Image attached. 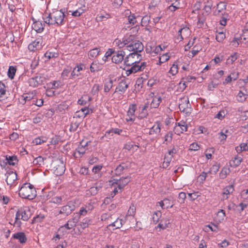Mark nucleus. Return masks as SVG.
Instances as JSON below:
<instances>
[{
	"instance_id": "nucleus-1",
	"label": "nucleus",
	"mask_w": 248,
	"mask_h": 248,
	"mask_svg": "<svg viewBox=\"0 0 248 248\" xmlns=\"http://www.w3.org/2000/svg\"><path fill=\"white\" fill-rule=\"evenodd\" d=\"M141 59V55L136 52L131 53L126 57L124 60V64L130 67L126 70L125 73L127 76L131 74L144 70L147 66V62L140 63Z\"/></svg>"
},
{
	"instance_id": "nucleus-2",
	"label": "nucleus",
	"mask_w": 248,
	"mask_h": 248,
	"mask_svg": "<svg viewBox=\"0 0 248 248\" xmlns=\"http://www.w3.org/2000/svg\"><path fill=\"white\" fill-rule=\"evenodd\" d=\"M65 15L62 11H56L49 15H43L44 21L48 24L60 26L63 24Z\"/></svg>"
},
{
	"instance_id": "nucleus-3",
	"label": "nucleus",
	"mask_w": 248,
	"mask_h": 248,
	"mask_svg": "<svg viewBox=\"0 0 248 248\" xmlns=\"http://www.w3.org/2000/svg\"><path fill=\"white\" fill-rule=\"evenodd\" d=\"M19 195L22 198L32 200L36 197V192L32 185L25 183L19 190Z\"/></svg>"
},
{
	"instance_id": "nucleus-4",
	"label": "nucleus",
	"mask_w": 248,
	"mask_h": 248,
	"mask_svg": "<svg viewBox=\"0 0 248 248\" xmlns=\"http://www.w3.org/2000/svg\"><path fill=\"white\" fill-rule=\"evenodd\" d=\"M30 217V211L28 209L27 210L22 209L18 210L16 213L15 220L13 224L15 226L20 227L21 224L20 219L27 221Z\"/></svg>"
},
{
	"instance_id": "nucleus-5",
	"label": "nucleus",
	"mask_w": 248,
	"mask_h": 248,
	"mask_svg": "<svg viewBox=\"0 0 248 248\" xmlns=\"http://www.w3.org/2000/svg\"><path fill=\"white\" fill-rule=\"evenodd\" d=\"M78 219L79 215L77 214L75 215V217L68 220L66 224L63 226H62L59 229V232L63 231L64 229H66L67 230L74 229L78 221Z\"/></svg>"
},
{
	"instance_id": "nucleus-6",
	"label": "nucleus",
	"mask_w": 248,
	"mask_h": 248,
	"mask_svg": "<svg viewBox=\"0 0 248 248\" xmlns=\"http://www.w3.org/2000/svg\"><path fill=\"white\" fill-rule=\"evenodd\" d=\"M52 165L55 173L57 175H61L65 171V165L63 161L61 159H57L54 161Z\"/></svg>"
},
{
	"instance_id": "nucleus-7",
	"label": "nucleus",
	"mask_w": 248,
	"mask_h": 248,
	"mask_svg": "<svg viewBox=\"0 0 248 248\" xmlns=\"http://www.w3.org/2000/svg\"><path fill=\"white\" fill-rule=\"evenodd\" d=\"M130 181V178L128 176L120 179L119 180H110L108 181L109 185L114 186L115 184L118 185L119 189H123Z\"/></svg>"
},
{
	"instance_id": "nucleus-8",
	"label": "nucleus",
	"mask_w": 248,
	"mask_h": 248,
	"mask_svg": "<svg viewBox=\"0 0 248 248\" xmlns=\"http://www.w3.org/2000/svg\"><path fill=\"white\" fill-rule=\"evenodd\" d=\"M131 44L130 46H128V51L139 53L143 50L144 46L142 43L137 40L136 38L135 40L132 41Z\"/></svg>"
},
{
	"instance_id": "nucleus-9",
	"label": "nucleus",
	"mask_w": 248,
	"mask_h": 248,
	"mask_svg": "<svg viewBox=\"0 0 248 248\" xmlns=\"http://www.w3.org/2000/svg\"><path fill=\"white\" fill-rule=\"evenodd\" d=\"M190 106L187 97H183L181 99V103L179 104V108L181 111L186 114L190 113L191 110Z\"/></svg>"
},
{
	"instance_id": "nucleus-10",
	"label": "nucleus",
	"mask_w": 248,
	"mask_h": 248,
	"mask_svg": "<svg viewBox=\"0 0 248 248\" xmlns=\"http://www.w3.org/2000/svg\"><path fill=\"white\" fill-rule=\"evenodd\" d=\"M187 125L186 122L181 121L179 123H176L175 126L174 128V131L177 135H180L185 131H186Z\"/></svg>"
},
{
	"instance_id": "nucleus-11",
	"label": "nucleus",
	"mask_w": 248,
	"mask_h": 248,
	"mask_svg": "<svg viewBox=\"0 0 248 248\" xmlns=\"http://www.w3.org/2000/svg\"><path fill=\"white\" fill-rule=\"evenodd\" d=\"M75 206L74 202L70 201L68 203L62 207L60 213L67 216L70 214L75 210Z\"/></svg>"
},
{
	"instance_id": "nucleus-12",
	"label": "nucleus",
	"mask_w": 248,
	"mask_h": 248,
	"mask_svg": "<svg viewBox=\"0 0 248 248\" xmlns=\"http://www.w3.org/2000/svg\"><path fill=\"white\" fill-rule=\"evenodd\" d=\"M137 109V105L135 104L129 105L128 110L127 112V122H133L135 120V112Z\"/></svg>"
},
{
	"instance_id": "nucleus-13",
	"label": "nucleus",
	"mask_w": 248,
	"mask_h": 248,
	"mask_svg": "<svg viewBox=\"0 0 248 248\" xmlns=\"http://www.w3.org/2000/svg\"><path fill=\"white\" fill-rule=\"evenodd\" d=\"M6 183L8 185H13L17 180V174L13 171H7L6 173Z\"/></svg>"
},
{
	"instance_id": "nucleus-14",
	"label": "nucleus",
	"mask_w": 248,
	"mask_h": 248,
	"mask_svg": "<svg viewBox=\"0 0 248 248\" xmlns=\"http://www.w3.org/2000/svg\"><path fill=\"white\" fill-rule=\"evenodd\" d=\"M125 52L123 50L117 51L112 57V62L115 63H120L124 60Z\"/></svg>"
},
{
	"instance_id": "nucleus-15",
	"label": "nucleus",
	"mask_w": 248,
	"mask_h": 248,
	"mask_svg": "<svg viewBox=\"0 0 248 248\" xmlns=\"http://www.w3.org/2000/svg\"><path fill=\"white\" fill-rule=\"evenodd\" d=\"M42 46V40L41 39L38 38L29 44L28 46L29 49L31 51H35V50L40 49Z\"/></svg>"
},
{
	"instance_id": "nucleus-16",
	"label": "nucleus",
	"mask_w": 248,
	"mask_h": 248,
	"mask_svg": "<svg viewBox=\"0 0 248 248\" xmlns=\"http://www.w3.org/2000/svg\"><path fill=\"white\" fill-rule=\"evenodd\" d=\"M190 35V30L187 27L181 28L178 31V36L177 39L180 41H182L184 37H186Z\"/></svg>"
},
{
	"instance_id": "nucleus-17",
	"label": "nucleus",
	"mask_w": 248,
	"mask_h": 248,
	"mask_svg": "<svg viewBox=\"0 0 248 248\" xmlns=\"http://www.w3.org/2000/svg\"><path fill=\"white\" fill-rule=\"evenodd\" d=\"M42 77L40 76H37L34 78H31L28 80V83L30 86L35 87L43 82Z\"/></svg>"
},
{
	"instance_id": "nucleus-18",
	"label": "nucleus",
	"mask_w": 248,
	"mask_h": 248,
	"mask_svg": "<svg viewBox=\"0 0 248 248\" xmlns=\"http://www.w3.org/2000/svg\"><path fill=\"white\" fill-rule=\"evenodd\" d=\"M103 63L99 62L98 61L93 62L90 66L91 72H96L100 71L103 68Z\"/></svg>"
},
{
	"instance_id": "nucleus-19",
	"label": "nucleus",
	"mask_w": 248,
	"mask_h": 248,
	"mask_svg": "<svg viewBox=\"0 0 248 248\" xmlns=\"http://www.w3.org/2000/svg\"><path fill=\"white\" fill-rule=\"evenodd\" d=\"M160 123L157 122L155 123L154 125L150 129L149 134L150 135H153L155 136H157L158 135L160 132Z\"/></svg>"
},
{
	"instance_id": "nucleus-20",
	"label": "nucleus",
	"mask_w": 248,
	"mask_h": 248,
	"mask_svg": "<svg viewBox=\"0 0 248 248\" xmlns=\"http://www.w3.org/2000/svg\"><path fill=\"white\" fill-rule=\"evenodd\" d=\"M12 238L14 239L17 240L20 243H25L27 241L26 235L24 232H18L14 233Z\"/></svg>"
},
{
	"instance_id": "nucleus-21",
	"label": "nucleus",
	"mask_w": 248,
	"mask_h": 248,
	"mask_svg": "<svg viewBox=\"0 0 248 248\" xmlns=\"http://www.w3.org/2000/svg\"><path fill=\"white\" fill-rule=\"evenodd\" d=\"M234 190L232 185L229 186L225 187L223 190L222 200H225L228 198L229 195L232 193Z\"/></svg>"
},
{
	"instance_id": "nucleus-22",
	"label": "nucleus",
	"mask_w": 248,
	"mask_h": 248,
	"mask_svg": "<svg viewBox=\"0 0 248 248\" xmlns=\"http://www.w3.org/2000/svg\"><path fill=\"white\" fill-rule=\"evenodd\" d=\"M128 87V84L125 80H122L118 84V86L116 87L115 92H120L124 93L127 89Z\"/></svg>"
},
{
	"instance_id": "nucleus-23",
	"label": "nucleus",
	"mask_w": 248,
	"mask_h": 248,
	"mask_svg": "<svg viewBox=\"0 0 248 248\" xmlns=\"http://www.w3.org/2000/svg\"><path fill=\"white\" fill-rule=\"evenodd\" d=\"M123 42L124 43V46L128 50V46L132 44L133 40L135 39V36L134 35H129L124 36L123 38Z\"/></svg>"
},
{
	"instance_id": "nucleus-24",
	"label": "nucleus",
	"mask_w": 248,
	"mask_h": 248,
	"mask_svg": "<svg viewBox=\"0 0 248 248\" xmlns=\"http://www.w3.org/2000/svg\"><path fill=\"white\" fill-rule=\"evenodd\" d=\"M123 130L119 128H111L110 130L107 131L106 132V133L104 135L105 137L110 138L111 136H113L114 134L121 135Z\"/></svg>"
},
{
	"instance_id": "nucleus-25",
	"label": "nucleus",
	"mask_w": 248,
	"mask_h": 248,
	"mask_svg": "<svg viewBox=\"0 0 248 248\" xmlns=\"http://www.w3.org/2000/svg\"><path fill=\"white\" fill-rule=\"evenodd\" d=\"M162 101L161 96L157 95L153 97L152 102L151 103V108H157L158 107L160 103Z\"/></svg>"
},
{
	"instance_id": "nucleus-26",
	"label": "nucleus",
	"mask_w": 248,
	"mask_h": 248,
	"mask_svg": "<svg viewBox=\"0 0 248 248\" xmlns=\"http://www.w3.org/2000/svg\"><path fill=\"white\" fill-rule=\"evenodd\" d=\"M32 28L37 32H41L44 29V24L40 21H35L32 25Z\"/></svg>"
},
{
	"instance_id": "nucleus-27",
	"label": "nucleus",
	"mask_w": 248,
	"mask_h": 248,
	"mask_svg": "<svg viewBox=\"0 0 248 248\" xmlns=\"http://www.w3.org/2000/svg\"><path fill=\"white\" fill-rule=\"evenodd\" d=\"M84 65L81 64L76 66L73 70L71 73L72 78H75L76 77L80 75V72L83 69Z\"/></svg>"
},
{
	"instance_id": "nucleus-28",
	"label": "nucleus",
	"mask_w": 248,
	"mask_h": 248,
	"mask_svg": "<svg viewBox=\"0 0 248 248\" xmlns=\"http://www.w3.org/2000/svg\"><path fill=\"white\" fill-rule=\"evenodd\" d=\"M242 161V158L241 157L236 156L230 161V165L231 167L235 168L238 166Z\"/></svg>"
},
{
	"instance_id": "nucleus-29",
	"label": "nucleus",
	"mask_w": 248,
	"mask_h": 248,
	"mask_svg": "<svg viewBox=\"0 0 248 248\" xmlns=\"http://www.w3.org/2000/svg\"><path fill=\"white\" fill-rule=\"evenodd\" d=\"M100 49L99 48L95 47L90 50L88 52L89 58L93 59L96 58L99 54Z\"/></svg>"
},
{
	"instance_id": "nucleus-30",
	"label": "nucleus",
	"mask_w": 248,
	"mask_h": 248,
	"mask_svg": "<svg viewBox=\"0 0 248 248\" xmlns=\"http://www.w3.org/2000/svg\"><path fill=\"white\" fill-rule=\"evenodd\" d=\"M170 219L169 217H165L161 219V222L158 225V227L162 229H165L169 227L170 223Z\"/></svg>"
},
{
	"instance_id": "nucleus-31",
	"label": "nucleus",
	"mask_w": 248,
	"mask_h": 248,
	"mask_svg": "<svg viewBox=\"0 0 248 248\" xmlns=\"http://www.w3.org/2000/svg\"><path fill=\"white\" fill-rule=\"evenodd\" d=\"M91 97L87 95H83L78 100V103L80 105H86L91 101Z\"/></svg>"
},
{
	"instance_id": "nucleus-32",
	"label": "nucleus",
	"mask_w": 248,
	"mask_h": 248,
	"mask_svg": "<svg viewBox=\"0 0 248 248\" xmlns=\"http://www.w3.org/2000/svg\"><path fill=\"white\" fill-rule=\"evenodd\" d=\"M6 92L5 85L2 82H0V101H2L6 98Z\"/></svg>"
},
{
	"instance_id": "nucleus-33",
	"label": "nucleus",
	"mask_w": 248,
	"mask_h": 248,
	"mask_svg": "<svg viewBox=\"0 0 248 248\" xmlns=\"http://www.w3.org/2000/svg\"><path fill=\"white\" fill-rule=\"evenodd\" d=\"M88 145V142H84L82 141L80 142V145L78 147L77 149V152L80 154H83L85 153L86 150L87 149V146Z\"/></svg>"
},
{
	"instance_id": "nucleus-34",
	"label": "nucleus",
	"mask_w": 248,
	"mask_h": 248,
	"mask_svg": "<svg viewBox=\"0 0 248 248\" xmlns=\"http://www.w3.org/2000/svg\"><path fill=\"white\" fill-rule=\"evenodd\" d=\"M92 223V221L91 219L85 218L79 223V225L82 230H84L91 225Z\"/></svg>"
},
{
	"instance_id": "nucleus-35",
	"label": "nucleus",
	"mask_w": 248,
	"mask_h": 248,
	"mask_svg": "<svg viewBox=\"0 0 248 248\" xmlns=\"http://www.w3.org/2000/svg\"><path fill=\"white\" fill-rule=\"evenodd\" d=\"M213 6V1L212 0H207L204 3V6L203 10L204 11L208 14L211 11L212 7Z\"/></svg>"
},
{
	"instance_id": "nucleus-36",
	"label": "nucleus",
	"mask_w": 248,
	"mask_h": 248,
	"mask_svg": "<svg viewBox=\"0 0 248 248\" xmlns=\"http://www.w3.org/2000/svg\"><path fill=\"white\" fill-rule=\"evenodd\" d=\"M148 107V105L147 104H145L143 107H142L141 111L139 113L138 115V118L140 119H142L145 118L148 115V112L147 111V108Z\"/></svg>"
},
{
	"instance_id": "nucleus-37",
	"label": "nucleus",
	"mask_w": 248,
	"mask_h": 248,
	"mask_svg": "<svg viewBox=\"0 0 248 248\" xmlns=\"http://www.w3.org/2000/svg\"><path fill=\"white\" fill-rule=\"evenodd\" d=\"M6 160L7 163L9 165H15L18 162L17 158L16 156H6Z\"/></svg>"
},
{
	"instance_id": "nucleus-38",
	"label": "nucleus",
	"mask_w": 248,
	"mask_h": 248,
	"mask_svg": "<svg viewBox=\"0 0 248 248\" xmlns=\"http://www.w3.org/2000/svg\"><path fill=\"white\" fill-rule=\"evenodd\" d=\"M230 172V170L228 167H224L219 173V177L221 179L225 178Z\"/></svg>"
},
{
	"instance_id": "nucleus-39",
	"label": "nucleus",
	"mask_w": 248,
	"mask_h": 248,
	"mask_svg": "<svg viewBox=\"0 0 248 248\" xmlns=\"http://www.w3.org/2000/svg\"><path fill=\"white\" fill-rule=\"evenodd\" d=\"M123 225L122 220L119 218H117V219L111 224L109 225V227H115V229L120 228Z\"/></svg>"
},
{
	"instance_id": "nucleus-40",
	"label": "nucleus",
	"mask_w": 248,
	"mask_h": 248,
	"mask_svg": "<svg viewBox=\"0 0 248 248\" xmlns=\"http://www.w3.org/2000/svg\"><path fill=\"white\" fill-rule=\"evenodd\" d=\"M33 163L38 167H40L44 164V158L41 156H39L34 159Z\"/></svg>"
},
{
	"instance_id": "nucleus-41",
	"label": "nucleus",
	"mask_w": 248,
	"mask_h": 248,
	"mask_svg": "<svg viewBox=\"0 0 248 248\" xmlns=\"http://www.w3.org/2000/svg\"><path fill=\"white\" fill-rule=\"evenodd\" d=\"M236 151L238 153H240L242 151H248V146L247 143H242L239 146L236 147Z\"/></svg>"
},
{
	"instance_id": "nucleus-42",
	"label": "nucleus",
	"mask_w": 248,
	"mask_h": 248,
	"mask_svg": "<svg viewBox=\"0 0 248 248\" xmlns=\"http://www.w3.org/2000/svg\"><path fill=\"white\" fill-rule=\"evenodd\" d=\"M178 71V64L177 62H174L172 65L169 73L172 76L175 75Z\"/></svg>"
},
{
	"instance_id": "nucleus-43",
	"label": "nucleus",
	"mask_w": 248,
	"mask_h": 248,
	"mask_svg": "<svg viewBox=\"0 0 248 248\" xmlns=\"http://www.w3.org/2000/svg\"><path fill=\"white\" fill-rule=\"evenodd\" d=\"M139 147L138 145L132 144L131 143H126L124 147V149L126 150L129 151L132 150L133 152L137 151Z\"/></svg>"
},
{
	"instance_id": "nucleus-44",
	"label": "nucleus",
	"mask_w": 248,
	"mask_h": 248,
	"mask_svg": "<svg viewBox=\"0 0 248 248\" xmlns=\"http://www.w3.org/2000/svg\"><path fill=\"white\" fill-rule=\"evenodd\" d=\"M113 44L114 46H117L119 48H122L125 47L124 43L123 42V40L122 38V39L117 38V39H115Z\"/></svg>"
},
{
	"instance_id": "nucleus-45",
	"label": "nucleus",
	"mask_w": 248,
	"mask_h": 248,
	"mask_svg": "<svg viewBox=\"0 0 248 248\" xmlns=\"http://www.w3.org/2000/svg\"><path fill=\"white\" fill-rule=\"evenodd\" d=\"M113 86V80L109 79L108 81H106L104 85V91L108 92Z\"/></svg>"
},
{
	"instance_id": "nucleus-46",
	"label": "nucleus",
	"mask_w": 248,
	"mask_h": 248,
	"mask_svg": "<svg viewBox=\"0 0 248 248\" xmlns=\"http://www.w3.org/2000/svg\"><path fill=\"white\" fill-rule=\"evenodd\" d=\"M47 139V138H46L45 137H38V138L35 139L33 140V143H34L35 145L41 144L42 143L46 142Z\"/></svg>"
},
{
	"instance_id": "nucleus-47",
	"label": "nucleus",
	"mask_w": 248,
	"mask_h": 248,
	"mask_svg": "<svg viewBox=\"0 0 248 248\" xmlns=\"http://www.w3.org/2000/svg\"><path fill=\"white\" fill-rule=\"evenodd\" d=\"M111 17L109 14L105 13L104 15H98L96 16L95 20L97 22H101L103 21L104 18L108 19Z\"/></svg>"
},
{
	"instance_id": "nucleus-48",
	"label": "nucleus",
	"mask_w": 248,
	"mask_h": 248,
	"mask_svg": "<svg viewBox=\"0 0 248 248\" xmlns=\"http://www.w3.org/2000/svg\"><path fill=\"white\" fill-rule=\"evenodd\" d=\"M239 38H240V43H244L245 44L248 43V31L246 30L244 31Z\"/></svg>"
},
{
	"instance_id": "nucleus-49",
	"label": "nucleus",
	"mask_w": 248,
	"mask_h": 248,
	"mask_svg": "<svg viewBox=\"0 0 248 248\" xmlns=\"http://www.w3.org/2000/svg\"><path fill=\"white\" fill-rule=\"evenodd\" d=\"M247 95L240 91L237 96V100L240 102H244L247 99Z\"/></svg>"
},
{
	"instance_id": "nucleus-50",
	"label": "nucleus",
	"mask_w": 248,
	"mask_h": 248,
	"mask_svg": "<svg viewBox=\"0 0 248 248\" xmlns=\"http://www.w3.org/2000/svg\"><path fill=\"white\" fill-rule=\"evenodd\" d=\"M169 59L170 56L167 53L164 54L159 57L158 62L157 63V64L160 65L161 63H164L169 60Z\"/></svg>"
},
{
	"instance_id": "nucleus-51",
	"label": "nucleus",
	"mask_w": 248,
	"mask_h": 248,
	"mask_svg": "<svg viewBox=\"0 0 248 248\" xmlns=\"http://www.w3.org/2000/svg\"><path fill=\"white\" fill-rule=\"evenodd\" d=\"M172 156H169L168 155H165L164 157V160L162 164V167L163 168H167L170 164V162L171 160Z\"/></svg>"
},
{
	"instance_id": "nucleus-52",
	"label": "nucleus",
	"mask_w": 248,
	"mask_h": 248,
	"mask_svg": "<svg viewBox=\"0 0 248 248\" xmlns=\"http://www.w3.org/2000/svg\"><path fill=\"white\" fill-rule=\"evenodd\" d=\"M136 207L134 205L132 204L128 210L127 213L126 215V217L128 216H134L136 213Z\"/></svg>"
},
{
	"instance_id": "nucleus-53",
	"label": "nucleus",
	"mask_w": 248,
	"mask_h": 248,
	"mask_svg": "<svg viewBox=\"0 0 248 248\" xmlns=\"http://www.w3.org/2000/svg\"><path fill=\"white\" fill-rule=\"evenodd\" d=\"M49 85L51 89H58L59 87H61L62 84L60 81H53L52 82H50L49 83Z\"/></svg>"
},
{
	"instance_id": "nucleus-54",
	"label": "nucleus",
	"mask_w": 248,
	"mask_h": 248,
	"mask_svg": "<svg viewBox=\"0 0 248 248\" xmlns=\"http://www.w3.org/2000/svg\"><path fill=\"white\" fill-rule=\"evenodd\" d=\"M113 215L110 213H106L102 215L101 216V220L102 221H108L110 219H112Z\"/></svg>"
},
{
	"instance_id": "nucleus-55",
	"label": "nucleus",
	"mask_w": 248,
	"mask_h": 248,
	"mask_svg": "<svg viewBox=\"0 0 248 248\" xmlns=\"http://www.w3.org/2000/svg\"><path fill=\"white\" fill-rule=\"evenodd\" d=\"M161 212L160 211H158L157 212H155L153 215V221L155 223H156L158 221L159 218L161 217Z\"/></svg>"
},
{
	"instance_id": "nucleus-56",
	"label": "nucleus",
	"mask_w": 248,
	"mask_h": 248,
	"mask_svg": "<svg viewBox=\"0 0 248 248\" xmlns=\"http://www.w3.org/2000/svg\"><path fill=\"white\" fill-rule=\"evenodd\" d=\"M227 114L226 111L224 109L220 110L215 116V118L219 120H222Z\"/></svg>"
},
{
	"instance_id": "nucleus-57",
	"label": "nucleus",
	"mask_w": 248,
	"mask_h": 248,
	"mask_svg": "<svg viewBox=\"0 0 248 248\" xmlns=\"http://www.w3.org/2000/svg\"><path fill=\"white\" fill-rule=\"evenodd\" d=\"M64 199V196H56L52 198L51 201L54 203L59 204L62 203Z\"/></svg>"
},
{
	"instance_id": "nucleus-58",
	"label": "nucleus",
	"mask_w": 248,
	"mask_h": 248,
	"mask_svg": "<svg viewBox=\"0 0 248 248\" xmlns=\"http://www.w3.org/2000/svg\"><path fill=\"white\" fill-rule=\"evenodd\" d=\"M128 23L132 25H134L136 22V16L134 14H130L128 16Z\"/></svg>"
},
{
	"instance_id": "nucleus-59",
	"label": "nucleus",
	"mask_w": 248,
	"mask_h": 248,
	"mask_svg": "<svg viewBox=\"0 0 248 248\" xmlns=\"http://www.w3.org/2000/svg\"><path fill=\"white\" fill-rule=\"evenodd\" d=\"M225 38V34L222 31L217 32L216 34V39L219 42H221L223 41V40Z\"/></svg>"
},
{
	"instance_id": "nucleus-60",
	"label": "nucleus",
	"mask_w": 248,
	"mask_h": 248,
	"mask_svg": "<svg viewBox=\"0 0 248 248\" xmlns=\"http://www.w3.org/2000/svg\"><path fill=\"white\" fill-rule=\"evenodd\" d=\"M78 126H79V123L77 121H76V122L73 121L71 124V125H70L69 130L71 132L76 131L77 130Z\"/></svg>"
},
{
	"instance_id": "nucleus-61",
	"label": "nucleus",
	"mask_w": 248,
	"mask_h": 248,
	"mask_svg": "<svg viewBox=\"0 0 248 248\" xmlns=\"http://www.w3.org/2000/svg\"><path fill=\"white\" fill-rule=\"evenodd\" d=\"M124 169V166L122 164L119 165L114 170V173L116 175H120Z\"/></svg>"
},
{
	"instance_id": "nucleus-62",
	"label": "nucleus",
	"mask_w": 248,
	"mask_h": 248,
	"mask_svg": "<svg viewBox=\"0 0 248 248\" xmlns=\"http://www.w3.org/2000/svg\"><path fill=\"white\" fill-rule=\"evenodd\" d=\"M33 98V94L30 93H25L21 97V99L24 101V103L30 101Z\"/></svg>"
},
{
	"instance_id": "nucleus-63",
	"label": "nucleus",
	"mask_w": 248,
	"mask_h": 248,
	"mask_svg": "<svg viewBox=\"0 0 248 248\" xmlns=\"http://www.w3.org/2000/svg\"><path fill=\"white\" fill-rule=\"evenodd\" d=\"M16 72V69L14 66H10L8 69V76L11 78H13Z\"/></svg>"
},
{
	"instance_id": "nucleus-64",
	"label": "nucleus",
	"mask_w": 248,
	"mask_h": 248,
	"mask_svg": "<svg viewBox=\"0 0 248 248\" xmlns=\"http://www.w3.org/2000/svg\"><path fill=\"white\" fill-rule=\"evenodd\" d=\"M214 153V148H209L205 151V155L206 158L209 159H210L212 157V154Z\"/></svg>"
}]
</instances>
